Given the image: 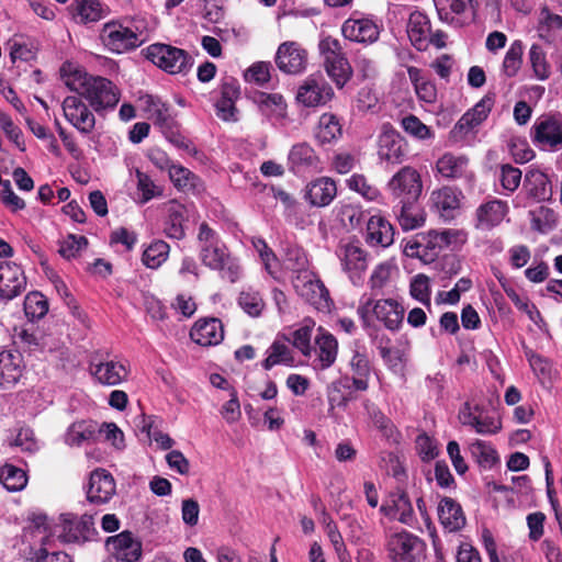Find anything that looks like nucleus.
Instances as JSON below:
<instances>
[{
	"label": "nucleus",
	"instance_id": "16",
	"mask_svg": "<svg viewBox=\"0 0 562 562\" xmlns=\"http://www.w3.org/2000/svg\"><path fill=\"white\" fill-rule=\"evenodd\" d=\"M26 277L23 269L11 261L0 262V300L11 301L26 289Z\"/></svg>",
	"mask_w": 562,
	"mask_h": 562
},
{
	"label": "nucleus",
	"instance_id": "3",
	"mask_svg": "<svg viewBox=\"0 0 562 562\" xmlns=\"http://www.w3.org/2000/svg\"><path fill=\"white\" fill-rule=\"evenodd\" d=\"M327 75L338 88H342L352 75L351 66L346 58L342 46L337 38L326 36L318 44Z\"/></svg>",
	"mask_w": 562,
	"mask_h": 562
},
{
	"label": "nucleus",
	"instance_id": "35",
	"mask_svg": "<svg viewBox=\"0 0 562 562\" xmlns=\"http://www.w3.org/2000/svg\"><path fill=\"white\" fill-rule=\"evenodd\" d=\"M255 100L261 113L268 117L283 120L286 116L288 105L282 94L260 92Z\"/></svg>",
	"mask_w": 562,
	"mask_h": 562
},
{
	"label": "nucleus",
	"instance_id": "46",
	"mask_svg": "<svg viewBox=\"0 0 562 562\" xmlns=\"http://www.w3.org/2000/svg\"><path fill=\"white\" fill-rule=\"evenodd\" d=\"M531 218V228L539 233H548L557 225V214L553 210L547 206H539L536 210L529 211Z\"/></svg>",
	"mask_w": 562,
	"mask_h": 562
},
{
	"label": "nucleus",
	"instance_id": "51",
	"mask_svg": "<svg viewBox=\"0 0 562 562\" xmlns=\"http://www.w3.org/2000/svg\"><path fill=\"white\" fill-rule=\"evenodd\" d=\"M528 57L535 77L539 80H547L551 71L543 48L538 44H533L529 49Z\"/></svg>",
	"mask_w": 562,
	"mask_h": 562
},
{
	"label": "nucleus",
	"instance_id": "11",
	"mask_svg": "<svg viewBox=\"0 0 562 562\" xmlns=\"http://www.w3.org/2000/svg\"><path fill=\"white\" fill-rule=\"evenodd\" d=\"M387 190L398 203H415L423 191L422 178L412 167L401 168L387 182Z\"/></svg>",
	"mask_w": 562,
	"mask_h": 562
},
{
	"label": "nucleus",
	"instance_id": "9",
	"mask_svg": "<svg viewBox=\"0 0 562 562\" xmlns=\"http://www.w3.org/2000/svg\"><path fill=\"white\" fill-rule=\"evenodd\" d=\"M407 35L411 43L418 50H426L430 45L436 48L446 46L447 34L442 31L432 33L428 16L420 11L411 13L407 23Z\"/></svg>",
	"mask_w": 562,
	"mask_h": 562
},
{
	"label": "nucleus",
	"instance_id": "21",
	"mask_svg": "<svg viewBox=\"0 0 562 562\" xmlns=\"http://www.w3.org/2000/svg\"><path fill=\"white\" fill-rule=\"evenodd\" d=\"M348 369L342 380L345 382H352V389L356 391H367L371 374V364L368 355L358 349L353 350L348 361Z\"/></svg>",
	"mask_w": 562,
	"mask_h": 562
},
{
	"label": "nucleus",
	"instance_id": "64",
	"mask_svg": "<svg viewBox=\"0 0 562 562\" xmlns=\"http://www.w3.org/2000/svg\"><path fill=\"white\" fill-rule=\"evenodd\" d=\"M436 176L440 180H450L457 176V157L451 154H445L436 164Z\"/></svg>",
	"mask_w": 562,
	"mask_h": 562
},
{
	"label": "nucleus",
	"instance_id": "43",
	"mask_svg": "<svg viewBox=\"0 0 562 562\" xmlns=\"http://www.w3.org/2000/svg\"><path fill=\"white\" fill-rule=\"evenodd\" d=\"M385 514L402 524L411 526L414 520V512L408 497L405 494L396 496L392 505L387 508L382 507Z\"/></svg>",
	"mask_w": 562,
	"mask_h": 562
},
{
	"label": "nucleus",
	"instance_id": "38",
	"mask_svg": "<svg viewBox=\"0 0 562 562\" xmlns=\"http://www.w3.org/2000/svg\"><path fill=\"white\" fill-rule=\"evenodd\" d=\"M341 135V125L336 115L324 113L321 115L315 137L321 144H329Z\"/></svg>",
	"mask_w": 562,
	"mask_h": 562
},
{
	"label": "nucleus",
	"instance_id": "59",
	"mask_svg": "<svg viewBox=\"0 0 562 562\" xmlns=\"http://www.w3.org/2000/svg\"><path fill=\"white\" fill-rule=\"evenodd\" d=\"M238 303L240 307L250 316H259L265 304L260 294L256 291H243Z\"/></svg>",
	"mask_w": 562,
	"mask_h": 562
},
{
	"label": "nucleus",
	"instance_id": "63",
	"mask_svg": "<svg viewBox=\"0 0 562 562\" xmlns=\"http://www.w3.org/2000/svg\"><path fill=\"white\" fill-rule=\"evenodd\" d=\"M88 240L85 236L69 235L60 245L59 254L67 259L75 258L86 248Z\"/></svg>",
	"mask_w": 562,
	"mask_h": 562
},
{
	"label": "nucleus",
	"instance_id": "54",
	"mask_svg": "<svg viewBox=\"0 0 562 562\" xmlns=\"http://www.w3.org/2000/svg\"><path fill=\"white\" fill-rule=\"evenodd\" d=\"M400 204L401 211L397 218L401 227L404 231H412L420 227L424 224V214L414 206L415 203Z\"/></svg>",
	"mask_w": 562,
	"mask_h": 562
},
{
	"label": "nucleus",
	"instance_id": "28",
	"mask_svg": "<svg viewBox=\"0 0 562 562\" xmlns=\"http://www.w3.org/2000/svg\"><path fill=\"white\" fill-rule=\"evenodd\" d=\"M380 159L392 165L400 164L405 157L404 142L393 130H385L379 138Z\"/></svg>",
	"mask_w": 562,
	"mask_h": 562
},
{
	"label": "nucleus",
	"instance_id": "8",
	"mask_svg": "<svg viewBox=\"0 0 562 562\" xmlns=\"http://www.w3.org/2000/svg\"><path fill=\"white\" fill-rule=\"evenodd\" d=\"M456 238L457 233L453 229L430 231L426 235H420L414 244H407L405 252L408 256L431 261L446 250Z\"/></svg>",
	"mask_w": 562,
	"mask_h": 562
},
{
	"label": "nucleus",
	"instance_id": "17",
	"mask_svg": "<svg viewBox=\"0 0 562 562\" xmlns=\"http://www.w3.org/2000/svg\"><path fill=\"white\" fill-rule=\"evenodd\" d=\"M81 98L69 95L64 99V116L80 133L90 134L94 130L95 117Z\"/></svg>",
	"mask_w": 562,
	"mask_h": 562
},
{
	"label": "nucleus",
	"instance_id": "47",
	"mask_svg": "<svg viewBox=\"0 0 562 562\" xmlns=\"http://www.w3.org/2000/svg\"><path fill=\"white\" fill-rule=\"evenodd\" d=\"M77 22H97L103 18V8L98 0H82L77 3L74 12Z\"/></svg>",
	"mask_w": 562,
	"mask_h": 562
},
{
	"label": "nucleus",
	"instance_id": "50",
	"mask_svg": "<svg viewBox=\"0 0 562 562\" xmlns=\"http://www.w3.org/2000/svg\"><path fill=\"white\" fill-rule=\"evenodd\" d=\"M470 452L480 465L493 467L499 461L497 451L483 440H475L470 445Z\"/></svg>",
	"mask_w": 562,
	"mask_h": 562
},
{
	"label": "nucleus",
	"instance_id": "53",
	"mask_svg": "<svg viewBox=\"0 0 562 562\" xmlns=\"http://www.w3.org/2000/svg\"><path fill=\"white\" fill-rule=\"evenodd\" d=\"M430 279L426 274L418 273L411 279L409 295L414 300L430 306Z\"/></svg>",
	"mask_w": 562,
	"mask_h": 562
},
{
	"label": "nucleus",
	"instance_id": "24",
	"mask_svg": "<svg viewBox=\"0 0 562 562\" xmlns=\"http://www.w3.org/2000/svg\"><path fill=\"white\" fill-rule=\"evenodd\" d=\"M190 217L188 206L178 202H170L164 222V233L168 238L181 240L186 237L187 222Z\"/></svg>",
	"mask_w": 562,
	"mask_h": 562
},
{
	"label": "nucleus",
	"instance_id": "13",
	"mask_svg": "<svg viewBox=\"0 0 562 562\" xmlns=\"http://www.w3.org/2000/svg\"><path fill=\"white\" fill-rule=\"evenodd\" d=\"M292 284L296 294L305 302L318 311H329L331 303L329 292L313 271L292 277Z\"/></svg>",
	"mask_w": 562,
	"mask_h": 562
},
{
	"label": "nucleus",
	"instance_id": "1",
	"mask_svg": "<svg viewBox=\"0 0 562 562\" xmlns=\"http://www.w3.org/2000/svg\"><path fill=\"white\" fill-rule=\"evenodd\" d=\"M59 71L65 86L85 98L95 112L113 109L117 104L120 91L109 79L88 75L71 61L64 63Z\"/></svg>",
	"mask_w": 562,
	"mask_h": 562
},
{
	"label": "nucleus",
	"instance_id": "36",
	"mask_svg": "<svg viewBox=\"0 0 562 562\" xmlns=\"http://www.w3.org/2000/svg\"><path fill=\"white\" fill-rule=\"evenodd\" d=\"M98 435V425L92 422H77L70 425L65 441L69 446H81L93 441Z\"/></svg>",
	"mask_w": 562,
	"mask_h": 562
},
{
	"label": "nucleus",
	"instance_id": "26",
	"mask_svg": "<svg viewBox=\"0 0 562 562\" xmlns=\"http://www.w3.org/2000/svg\"><path fill=\"white\" fill-rule=\"evenodd\" d=\"M190 337L201 346L218 345L224 338L223 325L217 318L200 319L192 327Z\"/></svg>",
	"mask_w": 562,
	"mask_h": 562
},
{
	"label": "nucleus",
	"instance_id": "61",
	"mask_svg": "<svg viewBox=\"0 0 562 562\" xmlns=\"http://www.w3.org/2000/svg\"><path fill=\"white\" fill-rule=\"evenodd\" d=\"M401 124L404 131L415 138L427 139L432 136L430 128L415 115L405 116Z\"/></svg>",
	"mask_w": 562,
	"mask_h": 562
},
{
	"label": "nucleus",
	"instance_id": "52",
	"mask_svg": "<svg viewBox=\"0 0 562 562\" xmlns=\"http://www.w3.org/2000/svg\"><path fill=\"white\" fill-rule=\"evenodd\" d=\"M315 327V322L311 318H305L300 328L293 333L292 344L297 348L305 357H310L312 353L311 338L312 330Z\"/></svg>",
	"mask_w": 562,
	"mask_h": 562
},
{
	"label": "nucleus",
	"instance_id": "12",
	"mask_svg": "<svg viewBox=\"0 0 562 562\" xmlns=\"http://www.w3.org/2000/svg\"><path fill=\"white\" fill-rule=\"evenodd\" d=\"M386 550L393 562H417L424 554L425 543L417 536L402 530L389 536Z\"/></svg>",
	"mask_w": 562,
	"mask_h": 562
},
{
	"label": "nucleus",
	"instance_id": "57",
	"mask_svg": "<svg viewBox=\"0 0 562 562\" xmlns=\"http://www.w3.org/2000/svg\"><path fill=\"white\" fill-rule=\"evenodd\" d=\"M347 184L350 190L359 193L368 201H374L380 196L379 189L372 183H370L363 175H352L347 180Z\"/></svg>",
	"mask_w": 562,
	"mask_h": 562
},
{
	"label": "nucleus",
	"instance_id": "32",
	"mask_svg": "<svg viewBox=\"0 0 562 562\" xmlns=\"http://www.w3.org/2000/svg\"><path fill=\"white\" fill-rule=\"evenodd\" d=\"M336 183L329 178H319L306 188L305 198L314 206H326L336 196Z\"/></svg>",
	"mask_w": 562,
	"mask_h": 562
},
{
	"label": "nucleus",
	"instance_id": "60",
	"mask_svg": "<svg viewBox=\"0 0 562 562\" xmlns=\"http://www.w3.org/2000/svg\"><path fill=\"white\" fill-rule=\"evenodd\" d=\"M416 450L420 459L425 462L434 460L439 453L436 440L429 437L426 432H422L417 436Z\"/></svg>",
	"mask_w": 562,
	"mask_h": 562
},
{
	"label": "nucleus",
	"instance_id": "37",
	"mask_svg": "<svg viewBox=\"0 0 562 562\" xmlns=\"http://www.w3.org/2000/svg\"><path fill=\"white\" fill-rule=\"evenodd\" d=\"M282 267L292 272V277L297 274L307 273L310 270V262L305 251L295 245H289L284 250L282 259Z\"/></svg>",
	"mask_w": 562,
	"mask_h": 562
},
{
	"label": "nucleus",
	"instance_id": "27",
	"mask_svg": "<svg viewBox=\"0 0 562 562\" xmlns=\"http://www.w3.org/2000/svg\"><path fill=\"white\" fill-rule=\"evenodd\" d=\"M508 213L507 202L502 200H492L481 204L475 212L479 229H492L498 226Z\"/></svg>",
	"mask_w": 562,
	"mask_h": 562
},
{
	"label": "nucleus",
	"instance_id": "5",
	"mask_svg": "<svg viewBox=\"0 0 562 562\" xmlns=\"http://www.w3.org/2000/svg\"><path fill=\"white\" fill-rule=\"evenodd\" d=\"M101 40L111 52L122 54L140 46L145 42V35L133 25L109 22L103 25Z\"/></svg>",
	"mask_w": 562,
	"mask_h": 562
},
{
	"label": "nucleus",
	"instance_id": "39",
	"mask_svg": "<svg viewBox=\"0 0 562 562\" xmlns=\"http://www.w3.org/2000/svg\"><path fill=\"white\" fill-rule=\"evenodd\" d=\"M289 161L292 168L302 170L306 168H315L318 162V158L314 149L306 143L294 145L289 154Z\"/></svg>",
	"mask_w": 562,
	"mask_h": 562
},
{
	"label": "nucleus",
	"instance_id": "34",
	"mask_svg": "<svg viewBox=\"0 0 562 562\" xmlns=\"http://www.w3.org/2000/svg\"><path fill=\"white\" fill-rule=\"evenodd\" d=\"M434 207L443 222L452 221L457 215V193L452 187H442L431 195Z\"/></svg>",
	"mask_w": 562,
	"mask_h": 562
},
{
	"label": "nucleus",
	"instance_id": "33",
	"mask_svg": "<svg viewBox=\"0 0 562 562\" xmlns=\"http://www.w3.org/2000/svg\"><path fill=\"white\" fill-rule=\"evenodd\" d=\"M317 349V367L321 369L329 368L337 358L338 342L337 339L324 328H318V335L315 339Z\"/></svg>",
	"mask_w": 562,
	"mask_h": 562
},
{
	"label": "nucleus",
	"instance_id": "45",
	"mask_svg": "<svg viewBox=\"0 0 562 562\" xmlns=\"http://www.w3.org/2000/svg\"><path fill=\"white\" fill-rule=\"evenodd\" d=\"M170 247L164 240L153 241L143 252V262L150 269H157L168 258Z\"/></svg>",
	"mask_w": 562,
	"mask_h": 562
},
{
	"label": "nucleus",
	"instance_id": "25",
	"mask_svg": "<svg viewBox=\"0 0 562 562\" xmlns=\"http://www.w3.org/2000/svg\"><path fill=\"white\" fill-rule=\"evenodd\" d=\"M341 32L345 38L358 43H374L380 34L378 25L369 19H348Z\"/></svg>",
	"mask_w": 562,
	"mask_h": 562
},
{
	"label": "nucleus",
	"instance_id": "15",
	"mask_svg": "<svg viewBox=\"0 0 562 562\" xmlns=\"http://www.w3.org/2000/svg\"><path fill=\"white\" fill-rule=\"evenodd\" d=\"M535 145L546 149L558 150L562 147V119L557 115H542L531 127Z\"/></svg>",
	"mask_w": 562,
	"mask_h": 562
},
{
	"label": "nucleus",
	"instance_id": "6",
	"mask_svg": "<svg viewBox=\"0 0 562 562\" xmlns=\"http://www.w3.org/2000/svg\"><path fill=\"white\" fill-rule=\"evenodd\" d=\"M459 420L479 435H496L502 429V418L497 412L474 402H465Z\"/></svg>",
	"mask_w": 562,
	"mask_h": 562
},
{
	"label": "nucleus",
	"instance_id": "19",
	"mask_svg": "<svg viewBox=\"0 0 562 562\" xmlns=\"http://www.w3.org/2000/svg\"><path fill=\"white\" fill-rule=\"evenodd\" d=\"M105 544L117 561L137 562L142 557V543L131 531L109 537Z\"/></svg>",
	"mask_w": 562,
	"mask_h": 562
},
{
	"label": "nucleus",
	"instance_id": "48",
	"mask_svg": "<svg viewBox=\"0 0 562 562\" xmlns=\"http://www.w3.org/2000/svg\"><path fill=\"white\" fill-rule=\"evenodd\" d=\"M438 519L448 533L457 531V506L452 498L443 497L438 505Z\"/></svg>",
	"mask_w": 562,
	"mask_h": 562
},
{
	"label": "nucleus",
	"instance_id": "42",
	"mask_svg": "<svg viewBox=\"0 0 562 562\" xmlns=\"http://www.w3.org/2000/svg\"><path fill=\"white\" fill-rule=\"evenodd\" d=\"M293 362L294 358L289 346L276 340L267 350V358L263 360L262 367L266 370H270L278 364L291 367Z\"/></svg>",
	"mask_w": 562,
	"mask_h": 562
},
{
	"label": "nucleus",
	"instance_id": "56",
	"mask_svg": "<svg viewBox=\"0 0 562 562\" xmlns=\"http://www.w3.org/2000/svg\"><path fill=\"white\" fill-rule=\"evenodd\" d=\"M48 311V303L40 292H31L24 300V312L32 319L42 318Z\"/></svg>",
	"mask_w": 562,
	"mask_h": 562
},
{
	"label": "nucleus",
	"instance_id": "2",
	"mask_svg": "<svg viewBox=\"0 0 562 562\" xmlns=\"http://www.w3.org/2000/svg\"><path fill=\"white\" fill-rule=\"evenodd\" d=\"M198 243L199 258L205 267L220 271L222 278L229 282H236L239 279L241 269L238 261L231 256L226 246L206 223L200 225Z\"/></svg>",
	"mask_w": 562,
	"mask_h": 562
},
{
	"label": "nucleus",
	"instance_id": "44",
	"mask_svg": "<svg viewBox=\"0 0 562 562\" xmlns=\"http://www.w3.org/2000/svg\"><path fill=\"white\" fill-rule=\"evenodd\" d=\"M407 74L415 87L416 94L425 102L431 103L436 100V88L435 86L425 78L422 70L417 67H408Z\"/></svg>",
	"mask_w": 562,
	"mask_h": 562
},
{
	"label": "nucleus",
	"instance_id": "40",
	"mask_svg": "<svg viewBox=\"0 0 562 562\" xmlns=\"http://www.w3.org/2000/svg\"><path fill=\"white\" fill-rule=\"evenodd\" d=\"M144 111L146 117L160 127L169 126L171 114L169 108L158 98L146 95L144 98Z\"/></svg>",
	"mask_w": 562,
	"mask_h": 562
},
{
	"label": "nucleus",
	"instance_id": "4",
	"mask_svg": "<svg viewBox=\"0 0 562 562\" xmlns=\"http://www.w3.org/2000/svg\"><path fill=\"white\" fill-rule=\"evenodd\" d=\"M147 58L171 75H186L192 66V57L184 50L167 44H153L147 48Z\"/></svg>",
	"mask_w": 562,
	"mask_h": 562
},
{
	"label": "nucleus",
	"instance_id": "20",
	"mask_svg": "<svg viewBox=\"0 0 562 562\" xmlns=\"http://www.w3.org/2000/svg\"><path fill=\"white\" fill-rule=\"evenodd\" d=\"M116 485L111 473L104 469L94 470L89 480L87 498L93 504H105L115 494Z\"/></svg>",
	"mask_w": 562,
	"mask_h": 562
},
{
	"label": "nucleus",
	"instance_id": "22",
	"mask_svg": "<svg viewBox=\"0 0 562 562\" xmlns=\"http://www.w3.org/2000/svg\"><path fill=\"white\" fill-rule=\"evenodd\" d=\"M372 313L386 329L397 331L403 325L405 310L394 299H381L373 303Z\"/></svg>",
	"mask_w": 562,
	"mask_h": 562
},
{
	"label": "nucleus",
	"instance_id": "41",
	"mask_svg": "<svg viewBox=\"0 0 562 562\" xmlns=\"http://www.w3.org/2000/svg\"><path fill=\"white\" fill-rule=\"evenodd\" d=\"M0 483L9 492L22 491L27 484V475L24 470L5 463L0 467Z\"/></svg>",
	"mask_w": 562,
	"mask_h": 562
},
{
	"label": "nucleus",
	"instance_id": "31",
	"mask_svg": "<svg viewBox=\"0 0 562 562\" xmlns=\"http://www.w3.org/2000/svg\"><path fill=\"white\" fill-rule=\"evenodd\" d=\"M91 373L101 384L116 385L127 378L128 372L124 363L108 360L92 364Z\"/></svg>",
	"mask_w": 562,
	"mask_h": 562
},
{
	"label": "nucleus",
	"instance_id": "18",
	"mask_svg": "<svg viewBox=\"0 0 562 562\" xmlns=\"http://www.w3.org/2000/svg\"><path fill=\"white\" fill-rule=\"evenodd\" d=\"M276 64L284 74L299 75L306 69L307 52L296 42H284L277 50Z\"/></svg>",
	"mask_w": 562,
	"mask_h": 562
},
{
	"label": "nucleus",
	"instance_id": "62",
	"mask_svg": "<svg viewBox=\"0 0 562 562\" xmlns=\"http://www.w3.org/2000/svg\"><path fill=\"white\" fill-rule=\"evenodd\" d=\"M499 180L502 187L505 190L514 192L519 187L521 180V170L509 164H504L501 166Z\"/></svg>",
	"mask_w": 562,
	"mask_h": 562
},
{
	"label": "nucleus",
	"instance_id": "23",
	"mask_svg": "<svg viewBox=\"0 0 562 562\" xmlns=\"http://www.w3.org/2000/svg\"><path fill=\"white\" fill-rule=\"evenodd\" d=\"M23 357L16 350L0 352V389H11L23 374Z\"/></svg>",
	"mask_w": 562,
	"mask_h": 562
},
{
	"label": "nucleus",
	"instance_id": "7",
	"mask_svg": "<svg viewBox=\"0 0 562 562\" xmlns=\"http://www.w3.org/2000/svg\"><path fill=\"white\" fill-rule=\"evenodd\" d=\"M336 256L349 280L355 285L360 284L369 266L367 250L359 241H341L336 249Z\"/></svg>",
	"mask_w": 562,
	"mask_h": 562
},
{
	"label": "nucleus",
	"instance_id": "58",
	"mask_svg": "<svg viewBox=\"0 0 562 562\" xmlns=\"http://www.w3.org/2000/svg\"><path fill=\"white\" fill-rule=\"evenodd\" d=\"M509 153L517 164H525L535 157V151L526 138L513 136L508 142Z\"/></svg>",
	"mask_w": 562,
	"mask_h": 562
},
{
	"label": "nucleus",
	"instance_id": "14",
	"mask_svg": "<svg viewBox=\"0 0 562 562\" xmlns=\"http://www.w3.org/2000/svg\"><path fill=\"white\" fill-rule=\"evenodd\" d=\"M335 92L322 74H312L297 87L295 100L305 108H317L327 104Z\"/></svg>",
	"mask_w": 562,
	"mask_h": 562
},
{
	"label": "nucleus",
	"instance_id": "55",
	"mask_svg": "<svg viewBox=\"0 0 562 562\" xmlns=\"http://www.w3.org/2000/svg\"><path fill=\"white\" fill-rule=\"evenodd\" d=\"M10 447L20 448L21 451L33 454L40 450V443L34 431L29 427H21L15 437L9 441Z\"/></svg>",
	"mask_w": 562,
	"mask_h": 562
},
{
	"label": "nucleus",
	"instance_id": "49",
	"mask_svg": "<svg viewBox=\"0 0 562 562\" xmlns=\"http://www.w3.org/2000/svg\"><path fill=\"white\" fill-rule=\"evenodd\" d=\"M524 45L519 40L514 41L505 54L503 69L507 77H515L522 65Z\"/></svg>",
	"mask_w": 562,
	"mask_h": 562
},
{
	"label": "nucleus",
	"instance_id": "10",
	"mask_svg": "<svg viewBox=\"0 0 562 562\" xmlns=\"http://www.w3.org/2000/svg\"><path fill=\"white\" fill-rule=\"evenodd\" d=\"M59 520L56 527L57 538L64 543H83L97 535L91 515L63 514Z\"/></svg>",
	"mask_w": 562,
	"mask_h": 562
},
{
	"label": "nucleus",
	"instance_id": "29",
	"mask_svg": "<svg viewBox=\"0 0 562 562\" xmlns=\"http://www.w3.org/2000/svg\"><path fill=\"white\" fill-rule=\"evenodd\" d=\"M366 240L370 246L389 247L394 240V229L382 216L373 215L367 223Z\"/></svg>",
	"mask_w": 562,
	"mask_h": 562
},
{
	"label": "nucleus",
	"instance_id": "30",
	"mask_svg": "<svg viewBox=\"0 0 562 562\" xmlns=\"http://www.w3.org/2000/svg\"><path fill=\"white\" fill-rule=\"evenodd\" d=\"M493 105L494 97L490 94L484 95L459 119V132H470L480 126L487 119Z\"/></svg>",
	"mask_w": 562,
	"mask_h": 562
}]
</instances>
